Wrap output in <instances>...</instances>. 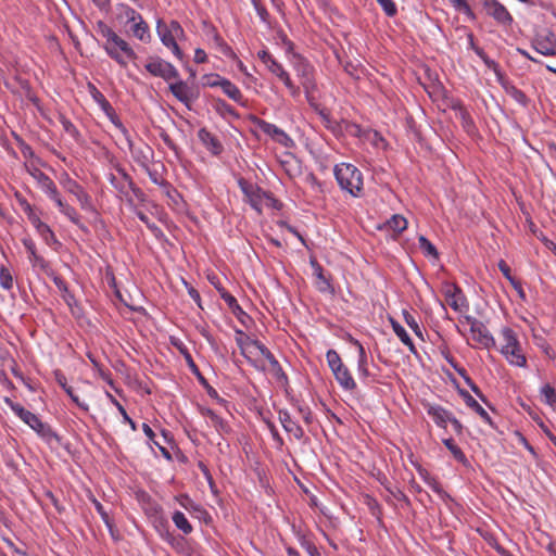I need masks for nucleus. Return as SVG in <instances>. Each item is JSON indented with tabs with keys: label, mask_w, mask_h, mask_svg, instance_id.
<instances>
[{
	"label": "nucleus",
	"mask_w": 556,
	"mask_h": 556,
	"mask_svg": "<svg viewBox=\"0 0 556 556\" xmlns=\"http://www.w3.org/2000/svg\"><path fill=\"white\" fill-rule=\"evenodd\" d=\"M213 108L215 112L224 118L226 116L239 118V114L236 112V110L230 104H228L224 99H214Z\"/></svg>",
	"instance_id": "33"
},
{
	"label": "nucleus",
	"mask_w": 556,
	"mask_h": 556,
	"mask_svg": "<svg viewBox=\"0 0 556 556\" xmlns=\"http://www.w3.org/2000/svg\"><path fill=\"white\" fill-rule=\"evenodd\" d=\"M498 269L514 288L520 287V282L511 276L510 267L505 261L501 260L498 262Z\"/></svg>",
	"instance_id": "50"
},
{
	"label": "nucleus",
	"mask_w": 556,
	"mask_h": 556,
	"mask_svg": "<svg viewBox=\"0 0 556 556\" xmlns=\"http://www.w3.org/2000/svg\"><path fill=\"white\" fill-rule=\"evenodd\" d=\"M541 401L548 404L549 406H554L556 403V391L554 387L549 383H545L540 390Z\"/></svg>",
	"instance_id": "37"
},
{
	"label": "nucleus",
	"mask_w": 556,
	"mask_h": 556,
	"mask_svg": "<svg viewBox=\"0 0 556 556\" xmlns=\"http://www.w3.org/2000/svg\"><path fill=\"white\" fill-rule=\"evenodd\" d=\"M186 361L191 369V371L198 378L200 384L206 390L207 394L219 402L223 400L219 397L217 391L207 382V380L204 378V376L201 374L200 369L195 365L192 356L190 353H186Z\"/></svg>",
	"instance_id": "18"
},
{
	"label": "nucleus",
	"mask_w": 556,
	"mask_h": 556,
	"mask_svg": "<svg viewBox=\"0 0 556 556\" xmlns=\"http://www.w3.org/2000/svg\"><path fill=\"white\" fill-rule=\"evenodd\" d=\"M108 396L111 399L112 403L117 407L118 412L122 414L123 416V419L129 424L130 428L132 430H136L137 429V426H136V422L128 416L126 409L124 408V406L114 397L112 396L110 393H108Z\"/></svg>",
	"instance_id": "52"
},
{
	"label": "nucleus",
	"mask_w": 556,
	"mask_h": 556,
	"mask_svg": "<svg viewBox=\"0 0 556 556\" xmlns=\"http://www.w3.org/2000/svg\"><path fill=\"white\" fill-rule=\"evenodd\" d=\"M0 286L5 290H10L13 287V277L5 266L0 267Z\"/></svg>",
	"instance_id": "48"
},
{
	"label": "nucleus",
	"mask_w": 556,
	"mask_h": 556,
	"mask_svg": "<svg viewBox=\"0 0 556 556\" xmlns=\"http://www.w3.org/2000/svg\"><path fill=\"white\" fill-rule=\"evenodd\" d=\"M442 291L445 296V301L454 311L460 312L464 307L468 306L462 289L455 283L445 282Z\"/></svg>",
	"instance_id": "14"
},
{
	"label": "nucleus",
	"mask_w": 556,
	"mask_h": 556,
	"mask_svg": "<svg viewBox=\"0 0 556 556\" xmlns=\"http://www.w3.org/2000/svg\"><path fill=\"white\" fill-rule=\"evenodd\" d=\"M42 240L50 247L60 245V241L56 239L52 229L46 223L36 230Z\"/></svg>",
	"instance_id": "35"
},
{
	"label": "nucleus",
	"mask_w": 556,
	"mask_h": 556,
	"mask_svg": "<svg viewBox=\"0 0 556 556\" xmlns=\"http://www.w3.org/2000/svg\"><path fill=\"white\" fill-rule=\"evenodd\" d=\"M29 213H28V219L30 222V224L34 226V228L37 230L38 228H40L45 223L31 211V207L29 204H27V207H26Z\"/></svg>",
	"instance_id": "60"
},
{
	"label": "nucleus",
	"mask_w": 556,
	"mask_h": 556,
	"mask_svg": "<svg viewBox=\"0 0 556 556\" xmlns=\"http://www.w3.org/2000/svg\"><path fill=\"white\" fill-rule=\"evenodd\" d=\"M213 40L216 43V46H218L222 49L223 52L227 53V52L231 51L230 48L228 47V45L224 41V39L220 37V35L216 31V29H214Z\"/></svg>",
	"instance_id": "61"
},
{
	"label": "nucleus",
	"mask_w": 556,
	"mask_h": 556,
	"mask_svg": "<svg viewBox=\"0 0 556 556\" xmlns=\"http://www.w3.org/2000/svg\"><path fill=\"white\" fill-rule=\"evenodd\" d=\"M117 10L119 11L121 15L126 18L127 23H132L142 16L134 8L125 3L117 4Z\"/></svg>",
	"instance_id": "38"
},
{
	"label": "nucleus",
	"mask_w": 556,
	"mask_h": 556,
	"mask_svg": "<svg viewBox=\"0 0 556 556\" xmlns=\"http://www.w3.org/2000/svg\"><path fill=\"white\" fill-rule=\"evenodd\" d=\"M326 358L332 374H334L337 370L344 366L340 355L334 350H329L326 353Z\"/></svg>",
	"instance_id": "40"
},
{
	"label": "nucleus",
	"mask_w": 556,
	"mask_h": 556,
	"mask_svg": "<svg viewBox=\"0 0 556 556\" xmlns=\"http://www.w3.org/2000/svg\"><path fill=\"white\" fill-rule=\"evenodd\" d=\"M252 345H254L260 353L267 359V362L270 365V372L273 376L279 381L287 383L288 377L286 372L283 371L282 367L280 366L277 358L274 356V354L261 342V341H252Z\"/></svg>",
	"instance_id": "15"
},
{
	"label": "nucleus",
	"mask_w": 556,
	"mask_h": 556,
	"mask_svg": "<svg viewBox=\"0 0 556 556\" xmlns=\"http://www.w3.org/2000/svg\"><path fill=\"white\" fill-rule=\"evenodd\" d=\"M419 475L425 480V482L435 492L442 500L450 498V495L442 489L441 484L437 481L435 478L431 477L430 473L422 468L418 469Z\"/></svg>",
	"instance_id": "31"
},
{
	"label": "nucleus",
	"mask_w": 556,
	"mask_h": 556,
	"mask_svg": "<svg viewBox=\"0 0 556 556\" xmlns=\"http://www.w3.org/2000/svg\"><path fill=\"white\" fill-rule=\"evenodd\" d=\"M130 24V31L135 38L143 43H149L151 41L150 27L142 16Z\"/></svg>",
	"instance_id": "21"
},
{
	"label": "nucleus",
	"mask_w": 556,
	"mask_h": 556,
	"mask_svg": "<svg viewBox=\"0 0 556 556\" xmlns=\"http://www.w3.org/2000/svg\"><path fill=\"white\" fill-rule=\"evenodd\" d=\"M61 213L64 214L73 224L78 226L81 230H87V227L80 222V217L73 206L67 204Z\"/></svg>",
	"instance_id": "46"
},
{
	"label": "nucleus",
	"mask_w": 556,
	"mask_h": 556,
	"mask_svg": "<svg viewBox=\"0 0 556 556\" xmlns=\"http://www.w3.org/2000/svg\"><path fill=\"white\" fill-rule=\"evenodd\" d=\"M465 382L482 402L486 403V397L483 395L479 387L472 381V379L469 376L465 377Z\"/></svg>",
	"instance_id": "59"
},
{
	"label": "nucleus",
	"mask_w": 556,
	"mask_h": 556,
	"mask_svg": "<svg viewBox=\"0 0 556 556\" xmlns=\"http://www.w3.org/2000/svg\"><path fill=\"white\" fill-rule=\"evenodd\" d=\"M391 325H392L393 331L399 337V339L408 348V350L412 353L416 354L417 351H416L415 344H414L413 340L410 339L409 334L407 333V331L405 330V328L393 319H391Z\"/></svg>",
	"instance_id": "32"
},
{
	"label": "nucleus",
	"mask_w": 556,
	"mask_h": 556,
	"mask_svg": "<svg viewBox=\"0 0 556 556\" xmlns=\"http://www.w3.org/2000/svg\"><path fill=\"white\" fill-rule=\"evenodd\" d=\"M418 243L420 250L424 252L427 256H433L434 258L439 257V253L437 248L424 236H420L418 238Z\"/></svg>",
	"instance_id": "41"
},
{
	"label": "nucleus",
	"mask_w": 556,
	"mask_h": 556,
	"mask_svg": "<svg viewBox=\"0 0 556 556\" xmlns=\"http://www.w3.org/2000/svg\"><path fill=\"white\" fill-rule=\"evenodd\" d=\"M279 421L281 422L283 429L289 434L293 435L294 439L300 441L304 438L303 428L291 418V415L289 414V412L279 410Z\"/></svg>",
	"instance_id": "16"
},
{
	"label": "nucleus",
	"mask_w": 556,
	"mask_h": 556,
	"mask_svg": "<svg viewBox=\"0 0 556 556\" xmlns=\"http://www.w3.org/2000/svg\"><path fill=\"white\" fill-rule=\"evenodd\" d=\"M156 34L161 42L169 49L179 61H182L184 52L179 48L177 40L185 38L186 33L180 23L176 20H172L167 23L159 18L156 21Z\"/></svg>",
	"instance_id": "3"
},
{
	"label": "nucleus",
	"mask_w": 556,
	"mask_h": 556,
	"mask_svg": "<svg viewBox=\"0 0 556 556\" xmlns=\"http://www.w3.org/2000/svg\"><path fill=\"white\" fill-rule=\"evenodd\" d=\"M23 244L29 253L28 258L31 265L47 273L50 268V265L41 255L37 254L35 242L31 239L27 238L23 240Z\"/></svg>",
	"instance_id": "17"
},
{
	"label": "nucleus",
	"mask_w": 556,
	"mask_h": 556,
	"mask_svg": "<svg viewBox=\"0 0 556 556\" xmlns=\"http://www.w3.org/2000/svg\"><path fill=\"white\" fill-rule=\"evenodd\" d=\"M458 392L468 407L473 409L485 422L490 425L492 424V419L488 412L469 394L468 391L459 389Z\"/></svg>",
	"instance_id": "24"
},
{
	"label": "nucleus",
	"mask_w": 556,
	"mask_h": 556,
	"mask_svg": "<svg viewBox=\"0 0 556 556\" xmlns=\"http://www.w3.org/2000/svg\"><path fill=\"white\" fill-rule=\"evenodd\" d=\"M238 185L245 195L248 202L250 205L257 211L258 213L262 212V201L263 198L266 197L268 199H271L264 190H262L258 186L249 182L248 180L241 178L238 181Z\"/></svg>",
	"instance_id": "10"
},
{
	"label": "nucleus",
	"mask_w": 556,
	"mask_h": 556,
	"mask_svg": "<svg viewBox=\"0 0 556 556\" xmlns=\"http://www.w3.org/2000/svg\"><path fill=\"white\" fill-rule=\"evenodd\" d=\"M180 505L186 509L193 510L199 513L200 515L208 516L207 511L197 505L188 495H181L178 498Z\"/></svg>",
	"instance_id": "45"
},
{
	"label": "nucleus",
	"mask_w": 556,
	"mask_h": 556,
	"mask_svg": "<svg viewBox=\"0 0 556 556\" xmlns=\"http://www.w3.org/2000/svg\"><path fill=\"white\" fill-rule=\"evenodd\" d=\"M258 17L261 18V21L265 24H269V13L267 11V9L261 3V0H251Z\"/></svg>",
	"instance_id": "53"
},
{
	"label": "nucleus",
	"mask_w": 556,
	"mask_h": 556,
	"mask_svg": "<svg viewBox=\"0 0 556 556\" xmlns=\"http://www.w3.org/2000/svg\"><path fill=\"white\" fill-rule=\"evenodd\" d=\"M252 339L242 330H236V343L240 348L241 354L258 370H265L264 366H258L247 354V346L252 344Z\"/></svg>",
	"instance_id": "30"
},
{
	"label": "nucleus",
	"mask_w": 556,
	"mask_h": 556,
	"mask_svg": "<svg viewBox=\"0 0 556 556\" xmlns=\"http://www.w3.org/2000/svg\"><path fill=\"white\" fill-rule=\"evenodd\" d=\"M198 137L200 141L206 147L208 151H211L214 155H218L223 151V146L220 141L206 128H201L198 131Z\"/></svg>",
	"instance_id": "19"
},
{
	"label": "nucleus",
	"mask_w": 556,
	"mask_h": 556,
	"mask_svg": "<svg viewBox=\"0 0 556 556\" xmlns=\"http://www.w3.org/2000/svg\"><path fill=\"white\" fill-rule=\"evenodd\" d=\"M257 56L266 66H268L271 61H276V59L267 50L258 51Z\"/></svg>",
	"instance_id": "63"
},
{
	"label": "nucleus",
	"mask_w": 556,
	"mask_h": 556,
	"mask_svg": "<svg viewBox=\"0 0 556 556\" xmlns=\"http://www.w3.org/2000/svg\"><path fill=\"white\" fill-rule=\"evenodd\" d=\"M136 215L142 223H144L148 226L149 229H151L152 231H160L159 227L154 223H151L150 218L143 212L136 211Z\"/></svg>",
	"instance_id": "62"
},
{
	"label": "nucleus",
	"mask_w": 556,
	"mask_h": 556,
	"mask_svg": "<svg viewBox=\"0 0 556 556\" xmlns=\"http://www.w3.org/2000/svg\"><path fill=\"white\" fill-rule=\"evenodd\" d=\"M200 413L202 416H206L211 419L212 425L216 428L218 432L228 433L230 431V427L227 424V421H225L211 408L200 407Z\"/></svg>",
	"instance_id": "28"
},
{
	"label": "nucleus",
	"mask_w": 556,
	"mask_h": 556,
	"mask_svg": "<svg viewBox=\"0 0 556 556\" xmlns=\"http://www.w3.org/2000/svg\"><path fill=\"white\" fill-rule=\"evenodd\" d=\"M507 92L516 102L522 105L527 104V96L521 90L516 87H511Z\"/></svg>",
	"instance_id": "57"
},
{
	"label": "nucleus",
	"mask_w": 556,
	"mask_h": 556,
	"mask_svg": "<svg viewBox=\"0 0 556 556\" xmlns=\"http://www.w3.org/2000/svg\"><path fill=\"white\" fill-rule=\"evenodd\" d=\"M4 402L12 412L28 425L43 441L47 443H51L52 441L60 442V437L48 424L41 421L37 415L25 409L21 404L13 402L9 397H5Z\"/></svg>",
	"instance_id": "2"
},
{
	"label": "nucleus",
	"mask_w": 556,
	"mask_h": 556,
	"mask_svg": "<svg viewBox=\"0 0 556 556\" xmlns=\"http://www.w3.org/2000/svg\"><path fill=\"white\" fill-rule=\"evenodd\" d=\"M204 79H205L204 86H207L211 88H216V87L222 88L223 83L226 80V78L222 77L218 74L205 75Z\"/></svg>",
	"instance_id": "54"
},
{
	"label": "nucleus",
	"mask_w": 556,
	"mask_h": 556,
	"mask_svg": "<svg viewBox=\"0 0 556 556\" xmlns=\"http://www.w3.org/2000/svg\"><path fill=\"white\" fill-rule=\"evenodd\" d=\"M388 226L396 233H401L407 228V220L402 215H393L388 220Z\"/></svg>",
	"instance_id": "39"
},
{
	"label": "nucleus",
	"mask_w": 556,
	"mask_h": 556,
	"mask_svg": "<svg viewBox=\"0 0 556 556\" xmlns=\"http://www.w3.org/2000/svg\"><path fill=\"white\" fill-rule=\"evenodd\" d=\"M334 378L338 383L346 391H353L356 389V382L353 379L349 368L344 365L342 368L337 370L334 374Z\"/></svg>",
	"instance_id": "27"
},
{
	"label": "nucleus",
	"mask_w": 556,
	"mask_h": 556,
	"mask_svg": "<svg viewBox=\"0 0 556 556\" xmlns=\"http://www.w3.org/2000/svg\"><path fill=\"white\" fill-rule=\"evenodd\" d=\"M172 519L176 528L179 529L184 534H190L192 532L193 528L184 513L179 510L175 511Z\"/></svg>",
	"instance_id": "34"
},
{
	"label": "nucleus",
	"mask_w": 556,
	"mask_h": 556,
	"mask_svg": "<svg viewBox=\"0 0 556 556\" xmlns=\"http://www.w3.org/2000/svg\"><path fill=\"white\" fill-rule=\"evenodd\" d=\"M466 323L470 326L471 340L475 341L478 346L488 350L495 346L493 336L481 320L472 316H466Z\"/></svg>",
	"instance_id": "7"
},
{
	"label": "nucleus",
	"mask_w": 556,
	"mask_h": 556,
	"mask_svg": "<svg viewBox=\"0 0 556 556\" xmlns=\"http://www.w3.org/2000/svg\"><path fill=\"white\" fill-rule=\"evenodd\" d=\"M533 49L541 55L552 56L556 54V39L549 30L536 34L532 42Z\"/></svg>",
	"instance_id": "12"
},
{
	"label": "nucleus",
	"mask_w": 556,
	"mask_h": 556,
	"mask_svg": "<svg viewBox=\"0 0 556 556\" xmlns=\"http://www.w3.org/2000/svg\"><path fill=\"white\" fill-rule=\"evenodd\" d=\"M34 178L37 180L39 187L41 190L48 195V197H54L55 192L58 191V188L54 184V181L43 172L39 169H35L33 173Z\"/></svg>",
	"instance_id": "23"
},
{
	"label": "nucleus",
	"mask_w": 556,
	"mask_h": 556,
	"mask_svg": "<svg viewBox=\"0 0 556 556\" xmlns=\"http://www.w3.org/2000/svg\"><path fill=\"white\" fill-rule=\"evenodd\" d=\"M135 160L142 166L144 167L146 169L149 168V162H150V157L149 155H147L146 153H143V151H138V153L135 155Z\"/></svg>",
	"instance_id": "64"
},
{
	"label": "nucleus",
	"mask_w": 556,
	"mask_h": 556,
	"mask_svg": "<svg viewBox=\"0 0 556 556\" xmlns=\"http://www.w3.org/2000/svg\"><path fill=\"white\" fill-rule=\"evenodd\" d=\"M90 93L93 98V100L100 105L102 111H110V108L112 106L111 103L106 100V98L103 96L101 91H99L96 86L89 85Z\"/></svg>",
	"instance_id": "42"
},
{
	"label": "nucleus",
	"mask_w": 556,
	"mask_h": 556,
	"mask_svg": "<svg viewBox=\"0 0 556 556\" xmlns=\"http://www.w3.org/2000/svg\"><path fill=\"white\" fill-rule=\"evenodd\" d=\"M376 1L382 8L383 12L388 16L391 17L397 13V8L393 0H376Z\"/></svg>",
	"instance_id": "55"
},
{
	"label": "nucleus",
	"mask_w": 556,
	"mask_h": 556,
	"mask_svg": "<svg viewBox=\"0 0 556 556\" xmlns=\"http://www.w3.org/2000/svg\"><path fill=\"white\" fill-rule=\"evenodd\" d=\"M144 67L152 76L161 77L165 81L179 78L177 68L159 56H150Z\"/></svg>",
	"instance_id": "6"
},
{
	"label": "nucleus",
	"mask_w": 556,
	"mask_h": 556,
	"mask_svg": "<svg viewBox=\"0 0 556 556\" xmlns=\"http://www.w3.org/2000/svg\"><path fill=\"white\" fill-rule=\"evenodd\" d=\"M53 375H54L55 381L66 392V394L72 395L74 390L71 386L67 384L65 375L60 369H55L53 371Z\"/></svg>",
	"instance_id": "51"
},
{
	"label": "nucleus",
	"mask_w": 556,
	"mask_h": 556,
	"mask_svg": "<svg viewBox=\"0 0 556 556\" xmlns=\"http://www.w3.org/2000/svg\"><path fill=\"white\" fill-rule=\"evenodd\" d=\"M300 71L302 76V86L305 90L306 98L308 102L313 104L311 99V92L316 88V83L313 76V68L309 64L304 63L302 64V68Z\"/></svg>",
	"instance_id": "22"
},
{
	"label": "nucleus",
	"mask_w": 556,
	"mask_h": 556,
	"mask_svg": "<svg viewBox=\"0 0 556 556\" xmlns=\"http://www.w3.org/2000/svg\"><path fill=\"white\" fill-rule=\"evenodd\" d=\"M267 68L276 75L282 83H286L290 79L288 72L283 68V66L276 61H271V63L267 66Z\"/></svg>",
	"instance_id": "44"
},
{
	"label": "nucleus",
	"mask_w": 556,
	"mask_h": 556,
	"mask_svg": "<svg viewBox=\"0 0 556 556\" xmlns=\"http://www.w3.org/2000/svg\"><path fill=\"white\" fill-rule=\"evenodd\" d=\"M334 177L340 188L357 198L363 191L362 172L350 163H340L334 166Z\"/></svg>",
	"instance_id": "4"
},
{
	"label": "nucleus",
	"mask_w": 556,
	"mask_h": 556,
	"mask_svg": "<svg viewBox=\"0 0 556 556\" xmlns=\"http://www.w3.org/2000/svg\"><path fill=\"white\" fill-rule=\"evenodd\" d=\"M443 444L446 446V448L452 453V455L454 456V458L462 463V464H466L467 463V457L466 455L464 454V452L460 450V447L458 445L455 444L454 440L452 438H448V439H443Z\"/></svg>",
	"instance_id": "36"
},
{
	"label": "nucleus",
	"mask_w": 556,
	"mask_h": 556,
	"mask_svg": "<svg viewBox=\"0 0 556 556\" xmlns=\"http://www.w3.org/2000/svg\"><path fill=\"white\" fill-rule=\"evenodd\" d=\"M93 503H94L97 513L101 516V519L104 521V523L111 529L112 522H111L110 516L106 513V510L104 509L103 505L100 502H98L97 500H94Z\"/></svg>",
	"instance_id": "58"
},
{
	"label": "nucleus",
	"mask_w": 556,
	"mask_h": 556,
	"mask_svg": "<svg viewBox=\"0 0 556 556\" xmlns=\"http://www.w3.org/2000/svg\"><path fill=\"white\" fill-rule=\"evenodd\" d=\"M168 89L188 110H191L192 103L199 98L198 89L179 78L175 83H170Z\"/></svg>",
	"instance_id": "8"
},
{
	"label": "nucleus",
	"mask_w": 556,
	"mask_h": 556,
	"mask_svg": "<svg viewBox=\"0 0 556 556\" xmlns=\"http://www.w3.org/2000/svg\"><path fill=\"white\" fill-rule=\"evenodd\" d=\"M217 291L219 292L220 298L225 301L231 312L238 317V319L242 320V317H248L247 313L241 308L237 299L227 292L223 287H217Z\"/></svg>",
	"instance_id": "25"
},
{
	"label": "nucleus",
	"mask_w": 556,
	"mask_h": 556,
	"mask_svg": "<svg viewBox=\"0 0 556 556\" xmlns=\"http://www.w3.org/2000/svg\"><path fill=\"white\" fill-rule=\"evenodd\" d=\"M104 113L108 116V118L110 119V122L121 131V134L123 135V137L125 138V140L127 142L128 148L131 150L134 142L130 137V134H129L128 129L124 126V124L122 123L119 117L117 116L114 108L111 106L110 111H104Z\"/></svg>",
	"instance_id": "26"
},
{
	"label": "nucleus",
	"mask_w": 556,
	"mask_h": 556,
	"mask_svg": "<svg viewBox=\"0 0 556 556\" xmlns=\"http://www.w3.org/2000/svg\"><path fill=\"white\" fill-rule=\"evenodd\" d=\"M502 336L505 342L501 349L502 354L511 365L523 367L527 359L521 352L520 344L514 330L505 327L502 330Z\"/></svg>",
	"instance_id": "5"
},
{
	"label": "nucleus",
	"mask_w": 556,
	"mask_h": 556,
	"mask_svg": "<svg viewBox=\"0 0 556 556\" xmlns=\"http://www.w3.org/2000/svg\"><path fill=\"white\" fill-rule=\"evenodd\" d=\"M61 185L66 191L74 194L79 202L81 208L91 210L92 203L90 195L84 190V188L74 179L70 177L67 173H63L60 178Z\"/></svg>",
	"instance_id": "9"
},
{
	"label": "nucleus",
	"mask_w": 556,
	"mask_h": 556,
	"mask_svg": "<svg viewBox=\"0 0 556 556\" xmlns=\"http://www.w3.org/2000/svg\"><path fill=\"white\" fill-rule=\"evenodd\" d=\"M483 9L497 24L502 26H510L513 16L508 10L497 0H483Z\"/></svg>",
	"instance_id": "11"
},
{
	"label": "nucleus",
	"mask_w": 556,
	"mask_h": 556,
	"mask_svg": "<svg viewBox=\"0 0 556 556\" xmlns=\"http://www.w3.org/2000/svg\"><path fill=\"white\" fill-rule=\"evenodd\" d=\"M254 125L264 134L269 136L273 140L276 142L289 147L292 142L291 138L282 130L281 128L277 127L276 125L268 123L262 118L255 117L254 118Z\"/></svg>",
	"instance_id": "13"
},
{
	"label": "nucleus",
	"mask_w": 556,
	"mask_h": 556,
	"mask_svg": "<svg viewBox=\"0 0 556 556\" xmlns=\"http://www.w3.org/2000/svg\"><path fill=\"white\" fill-rule=\"evenodd\" d=\"M428 415L432 418L438 427L446 428L453 414L439 405H429L427 408Z\"/></svg>",
	"instance_id": "20"
},
{
	"label": "nucleus",
	"mask_w": 556,
	"mask_h": 556,
	"mask_svg": "<svg viewBox=\"0 0 556 556\" xmlns=\"http://www.w3.org/2000/svg\"><path fill=\"white\" fill-rule=\"evenodd\" d=\"M101 34L106 39L105 52L122 67H127L129 61L137 59L135 50L112 28L104 26Z\"/></svg>",
	"instance_id": "1"
},
{
	"label": "nucleus",
	"mask_w": 556,
	"mask_h": 556,
	"mask_svg": "<svg viewBox=\"0 0 556 556\" xmlns=\"http://www.w3.org/2000/svg\"><path fill=\"white\" fill-rule=\"evenodd\" d=\"M220 89L232 101L237 102L242 106L245 105V100L241 90L229 79L226 78Z\"/></svg>",
	"instance_id": "29"
},
{
	"label": "nucleus",
	"mask_w": 556,
	"mask_h": 556,
	"mask_svg": "<svg viewBox=\"0 0 556 556\" xmlns=\"http://www.w3.org/2000/svg\"><path fill=\"white\" fill-rule=\"evenodd\" d=\"M404 320L408 325V327L414 331V333L422 339V331L420 326L418 325L416 318L409 314L407 311L403 312Z\"/></svg>",
	"instance_id": "49"
},
{
	"label": "nucleus",
	"mask_w": 556,
	"mask_h": 556,
	"mask_svg": "<svg viewBox=\"0 0 556 556\" xmlns=\"http://www.w3.org/2000/svg\"><path fill=\"white\" fill-rule=\"evenodd\" d=\"M315 268V275L318 279V288L321 291H326L330 288L329 280L324 276L323 268L318 263L313 262Z\"/></svg>",
	"instance_id": "47"
},
{
	"label": "nucleus",
	"mask_w": 556,
	"mask_h": 556,
	"mask_svg": "<svg viewBox=\"0 0 556 556\" xmlns=\"http://www.w3.org/2000/svg\"><path fill=\"white\" fill-rule=\"evenodd\" d=\"M61 124H62L64 130L70 136H72L74 139H78L80 134H79L78 129L75 127V125L70 119H67L66 117L62 116L61 117Z\"/></svg>",
	"instance_id": "56"
},
{
	"label": "nucleus",
	"mask_w": 556,
	"mask_h": 556,
	"mask_svg": "<svg viewBox=\"0 0 556 556\" xmlns=\"http://www.w3.org/2000/svg\"><path fill=\"white\" fill-rule=\"evenodd\" d=\"M453 109L458 111V115L462 119L463 127L466 130L469 131L471 128H473V122L470 117L469 112L460 103L455 104Z\"/></svg>",
	"instance_id": "43"
}]
</instances>
